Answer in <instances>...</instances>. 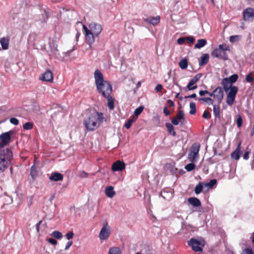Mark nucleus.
Listing matches in <instances>:
<instances>
[{
  "label": "nucleus",
  "instance_id": "obj_41",
  "mask_svg": "<svg viewBox=\"0 0 254 254\" xmlns=\"http://www.w3.org/2000/svg\"><path fill=\"white\" fill-rule=\"evenodd\" d=\"M195 165L194 163H189L186 165L185 169L189 172L191 171L193 169H194Z\"/></svg>",
  "mask_w": 254,
  "mask_h": 254
},
{
  "label": "nucleus",
  "instance_id": "obj_33",
  "mask_svg": "<svg viewBox=\"0 0 254 254\" xmlns=\"http://www.w3.org/2000/svg\"><path fill=\"white\" fill-rule=\"evenodd\" d=\"M179 64L181 69H186L188 67V60L186 59H184L180 61Z\"/></svg>",
  "mask_w": 254,
  "mask_h": 254
},
{
  "label": "nucleus",
  "instance_id": "obj_43",
  "mask_svg": "<svg viewBox=\"0 0 254 254\" xmlns=\"http://www.w3.org/2000/svg\"><path fill=\"white\" fill-rule=\"evenodd\" d=\"M160 195L163 198L165 199L168 198L169 197H172V194L171 193H168L167 192L164 190L161 191Z\"/></svg>",
  "mask_w": 254,
  "mask_h": 254
},
{
  "label": "nucleus",
  "instance_id": "obj_20",
  "mask_svg": "<svg viewBox=\"0 0 254 254\" xmlns=\"http://www.w3.org/2000/svg\"><path fill=\"white\" fill-rule=\"evenodd\" d=\"M221 84L223 86L224 90L226 92L229 91L230 88L232 86V85L230 84V82L227 79V77L224 78L222 79Z\"/></svg>",
  "mask_w": 254,
  "mask_h": 254
},
{
  "label": "nucleus",
  "instance_id": "obj_42",
  "mask_svg": "<svg viewBox=\"0 0 254 254\" xmlns=\"http://www.w3.org/2000/svg\"><path fill=\"white\" fill-rule=\"evenodd\" d=\"M143 109H144V107L142 106H140L138 108H136L135 110V111H134V114L135 115V117H136L137 118V116L141 113Z\"/></svg>",
  "mask_w": 254,
  "mask_h": 254
},
{
  "label": "nucleus",
  "instance_id": "obj_5",
  "mask_svg": "<svg viewBox=\"0 0 254 254\" xmlns=\"http://www.w3.org/2000/svg\"><path fill=\"white\" fill-rule=\"evenodd\" d=\"M200 145L198 143H193L190 147V152L188 154V159L191 162H195L199 157L198 152Z\"/></svg>",
  "mask_w": 254,
  "mask_h": 254
},
{
  "label": "nucleus",
  "instance_id": "obj_6",
  "mask_svg": "<svg viewBox=\"0 0 254 254\" xmlns=\"http://www.w3.org/2000/svg\"><path fill=\"white\" fill-rule=\"evenodd\" d=\"M204 245V240L198 241L194 238H191L188 241V245L191 247L193 251L196 252H202Z\"/></svg>",
  "mask_w": 254,
  "mask_h": 254
},
{
  "label": "nucleus",
  "instance_id": "obj_35",
  "mask_svg": "<svg viewBox=\"0 0 254 254\" xmlns=\"http://www.w3.org/2000/svg\"><path fill=\"white\" fill-rule=\"evenodd\" d=\"M217 183V180L216 179L211 180L209 183H204V186L207 187L209 188H212Z\"/></svg>",
  "mask_w": 254,
  "mask_h": 254
},
{
  "label": "nucleus",
  "instance_id": "obj_32",
  "mask_svg": "<svg viewBox=\"0 0 254 254\" xmlns=\"http://www.w3.org/2000/svg\"><path fill=\"white\" fill-rule=\"evenodd\" d=\"M108 254H121V250L118 247H112L110 248Z\"/></svg>",
  "mask_w": 254,
  "mask_h": 254
},
{
  "label": "nucleus",
  "instance_id": "obj_57",
  "mask_svg": "<svg viewBox=\"0 0 254 254\" xmlns=\"http://www.w3.org/2000/svg\"><path fill=\"white\" fill-rule=\"evenodd\" d=\"M72 245V241H68L65 246V250H67L69 249V248L70 247V246Z\"/></svg>",
  "mask_w": 254,
  "mask_h": 254
},
{
  "label": "nucleus",
  "instance_id": "obj_40",
  "mask_svg": "<svg viewBox=\"0 0 254 254\" xmlns=\"http://www.w3.org/2000/svg\"><path fill=\"white\" fill-rule=\"evenodd\" d=\"M33 125L31 122H27L23 126V127L25 130H29L33 128Z\"/></svg>",
  "mask_w": 254,
  "mask_h": 254
},
{
  "label": "nucleus",
  "instance_id": "obj_37",
  "mask_svg": "<svg viewBox=\"0 0 254 254\" xmlns=\"http://www.w3.org/2000/svg\"><path fill=\"white\" fill-rule=\"evenodd\" d=\"M199 101L206 102L209 105H212L213 104V102H214L212 98H209V97L201 98L199 99Z\"/></svg>",
  "mask_w": 254,
  "mask_h": 254
},
{
  "label": "nucleus",
  "instance_id": "obj_45",
  "mask_svg": "<svg viewBox=\"0 0 254 254\" xmlns=\"http://www.w3.org/2000/svg\"><path fill=\"white\" fill-rule=\"evenodd\" d=\"M252 73H250L248 74L246 77V80L249 83L252 82L254 81V78L252 76Z\"/></svg>",
  "mask_w": 254,
  "mask_h": 254
},
{
  "label": "nucleus",
  "instance_id": "obj_59",
  "mask_svg": "<svg viewBox=\"0 0 254 254\" xmlns=\"http://www.w3.org/2000/svg\"><path fill=\"white\" fill-rule=\"evenodd\" d=\"M162 89V86L161 84H158L155 87V90L157 92L160 91Z\"/></svg>",
  "mask_w": 254,
  "mask_h": 254
},
{
  "label": "nucleus",
  "instance_id": "obj_10",
  "mask_svg": "<svg viewBox=\"0 0 254 254\" xmlns=\"http://www.w3.org/2000/svg\"><path fill=\"white\" fill-rule=\"evenodd\" d=\"M89 28L91 32L93 33L95 36H98L101 32L102 30V26L100 24L91 23L89 24Z\"/></svg>",
  "mask_w": 254,
  "mask_h": 254
},
{
  "label": "nucleus",
  "instance_id": "obj_19",
  "mask_svg": "<svg viewBox=\"0 0 254 254\" xmlns=\"http://www.w3.org/2000/svg\"><path fill=\"white\" fill-rule=\"evenodd\" d=\"M241 151L240 149V144L237 146L236 150L233 152L231 156L232 158H234L236 160H238L240 156Z\"/></svg>",
  "mask_w": 254,
  "mask_h": 254
},
{
  "label": "nucleus",
  "instance_id": "obj_61",
  "mask_svg": "<svg viewBox=\"0 0 254 254\" xmlns=\"http://www.w3.org/2000/svg\"><path fill=\"white\" fill-rule=\"evenodd\" d=\"M163 112L166 116H169L170 114V111L168 110V109L166 107H165L164 108V109L163 110Z\"/></svg>",
  "mask_w": 254,
  "mask_h": 254
},
{
  "label": "nucleus",
  "instance_id": "obj_17",
  "mask_svg": "<svg viewBox=\"0 0 254 254\" xmlns=\"http://www.w3.org/2000/svg\"><path fill=\"white\" fill-rule=\"evenodd\" d=\"M188 202L190 204L194 207H199L201 205L200 200L196 197H192L189 198Z\"/></svg>",
  "mask_w": 254,
  "mask_h": 254
},
{
  "label": "nucleus",
  "instance_id": "obj_44",
  "mask_svg": "<svg viewBox=\"0 0 254 254\" xmlns=\"http://www.w3.org/2000/svg\"><path fill=\"white\" fill-rule=\"evenodd\" d=\"M243 125V120L241 116L239 115L237 119V125L238 127H241Z\"/></svg>",
  "mask_w": 254,
  "mask_h": 254
},
{
  "label": "nucleus",
  "instance_id": "obj_3",
  "mask_svg": "<svg viewBox=\"0 0 254 254\" xmlns=\"http://www.w3.org/2000/svg\"><path fill=\"white\" fill-rule=\"evenodd\" d=\"M13 154L9 148L0 151V173L3 172L9 166Z\"/></svg>",
  "mask_w": 254,
  "mask_h": 254
},
{
  "label": "nucleus",
  "instance_id": "obj_64",
  "mask_svg": "<svg viewBox=\"0 0 254 254\" xmlns=\"http://www.w3.org/2000/svg\"><path fill=\"white\" fill-rule=\"evenodd\" d=\"M41 223H42V221H40L38 223H37V224L36 225V230L37 232L39 231L40 225Z\"/></svg>",
  "mask_w": 254,
  "mask_h": 254
},
{
  "label": "nucleus",
  "instance_id": "obj_24",
  "mask_svg": "<svg viewBox=\"0 0 254 254\" xmlns=\"http://www.w3.org/2000/svg\"><path fill=\"white\" fill-rule=\"evenodd\" d=\"M165 126L169 133L175 136L176 135V133L174 130V127L173 125L170 123H166L165 124Z\"/></svg>",
  "mask_w": 254,
  "mask_h": 254
},
{
  "label": "nucleus",
  "instance_id": "obj_38",
  "mask_svg": "<svg viewBox=\"0 0 254 254\" xmlns=\"http://www.w3.org/2000/svg\"><path fill=\"white\" fill-rule=\"evenodd\" d=\"M51 236L56 239H60L63 237L62 233L58 231H54L52 234Z\"/></svg>",
  "mask_w": 254,
  "mask_h": 254
},
{
  "label": "nucleus",
  "instance_id": "obj_46",
  "mask_svg": "<svg viewBox=\"0 0 254 254\" xmlns=\"http://www.w3.org/2000/svg\"><path fill=\"white\" fill-rule=\"evenodd\" d=\"M10 123L14 125H18L19 124V121L15 118H11L10 120Z\"/></svg>",
  "mask_w": 254,
  "mask_h": 254
},
{
  "label": "nucleus",
  "instance_id": "obj_55",
  "mask_svg": "<svg viewBox=\"0 0 254 254\" xmlns=\"http://www.w3.org/2000/svg\"><path fill=\"white\" fill-rule=\"evenodd\" d=\"M185 40L186 38L184 37H181L177 40V43L179 45H182L185 42Z\"/></svg>",
  "mask_w": 254,
  "mask_h": 254
},
{
  "label": "nucleus",
  "instance_id": "obj_51",
  "mask_svg": "<svg viewBox=\"0 0 254 254\" xmlns=\"http://www.w3.org/2000/svg\"><path fill=\"white\" fill-rule=\"evenodd\" d=\"M202 75V73H197L192 78V79L193 80H194L195 81H196V82H197L200 79V78L201 77Z\"/></svg>",
  "mask_w": 254,
  "mask_h": 254
},
{
  "label": "nucleus",
  "instance_id": "obj_54",
  "mask_svg": "<svg viewBox=\"0 0 254 254\" xmlns=\"http://www.w3.org/2000/svg\"><path fill=\"white\" fill-rule=\"evenodd\" d=\"M186 40H187L189 43L192 44L194 42V38L193 37L191 36H189L188 37Z\"/></svg>",
  "mask_w": 254,
  "mask_h": 254
},
{
  "label": "nucleus",
  "instance_id": "obj_47",
  "mask_svg": "<svg viewBox=\"0 0 254 254\" xmlns=\"http://www.w3.org/2000/svg\"><path fill=\"white\" fill-rule=\"evenodd\" d=\"M202 117L204 119H209L211 118V115L209 112L205 111L203 113Z\"/></svg>",
  "mask_w": 254,
  "mask_h": 254
},
{
  "label": "nucleus",
  "instance_id": "obj_62",
  "mask_svg": "<svg viewBox=\"0 0 254 254\" xmlns=\"http://www.w3.org/2000/svg\"><path fill=\"white\" fill-rule=\"evenodd\" d=\"M196 97V95L195 93H193L190 95L185 96V98H195Z\"/></svg>",
  "mask_w": 254,
  "mask_h": 254
},
{
  "label": "nucleus",
  "instance_id": "obj_23",
  "mask_svg": "<svg viewBox=\"0 0 254 254\" xmlns=\"http://www.w3.org/2000/svg\"><path fill=\"white\" fill-rule=\"evenodd\" d=\"M213 114L215 118L220 119V108L219 105H213Z\"/></svg>",
  "mask_w": 254,
  "mask_h": 254
},
{
  "label": "nucleus",
  "instance_id": "obj_31",
  "mask_svg": "<svg viewBox=\"0 0 254 254\" xmlns=\"http://www.w3.org/2000/svg\"><path fill=\"white\" fill-rule=\"evenodd\" d=\"M30 176L33 180H34L37 176V172L35 165H33L31 168Z\"/></svg>",
  "mask_w": 254,
  "mask_h": 254
},
{
  "label": "nucleus",
  "instance_id": "obj_49",
  "mask_svg": "<svg viewBox=\"0 0 254 254\" xmlns=\"http://www.w3.org/2000/svg\"><path fill=\"white\" fill-rule=\"evenodd\" d=\"M239 37V36L238 35L231 36L230 37V41L232 43H234L238 40Z\"/></svg>",
  "mask_w": 254,
  "mask_h": 254
},
{
  "label": "nucleus",
  "instance_id": "obj_9",
  "mask_svg": "<svg viewBox=\"0 0 254 254\" xmlns=\"http://www.w3.org/2000/svg\"><path fill=\"white\" fill-rule=\"evenodd\" d=\"M83 29L85 32V40L87 42L89 45V47L91 48V45L95 41V35L91 32L89 29H88L87 27L83 25Z\"/></svg>",
  "mask_w": 254,
  "mask_h": 254
},
{
  "label": "nucleus",
  "instance_id": "obj_39",
  "mask_svg": "<svg viewBox=\"0 0 254 254\" xmlns=\"http://www.w3.org/2000/svg\"><path fill=\"white\" fill-rule=\"evenodd\" d=\"M235 97L227 95L226 102L229 106H231L234 104L235 100Z\"/></svg>",
  "mask_w": 254,
  "mask_h": 254
},
{
  "label": "nucleus",
  "instance_id": "obj_48",
  "mask_svg": "<svg viewBox=\"0 0 254 254\" xmlns=\"http://www.w3.org/2000/svg\"><path fill=\"white\" fill-rule=\"evenodd\" d=\"M193 85H194L193 84H192L191 82L190 81V82L188 83V84L187 85V88L190 90H193L196 89L197 86L195 85V86H192Z\"/></svg>",
  "mask_w": 254,
  "mask_h": 254
},
{
  "label": "nucleus",
  "instance_id": "obj_30",
  "mask_svg": "<svg viewBox=\"0 0 254 254\" xmlns=\"http://www.w3.org/2000/svg\"><path fill=\"white\" fill-rule=\"evenodd\" d=\"M137 120L136 117H133L131 119H129L127 123H125L124 126L127 129L130 127L132 124Z\"/></svg>",
  "mask_w": 254,
  "mask_h": 254
},
{
  "label": "nucleus",
  "instance_id": "obj_13",
  "mask_svg": "<svg viewBox=\"0 0 254 254\" xmlns=\"http://www.w3.org/2000/svg\"><path fill=\"white\" fill-rule=\"evenodd\" d=\"M214 98H216L220 104L224 97V92L222 88L221 87H217L215 90H214Z\"/></svg>",
  "mask_w": 254,
  "mask_h": 254
},
{
  "label": "nucleus",
  "instance_id": "obj_26",
  "mask_svg": "<svg viewBox=\"0 0 254 254\" xmlns=\"http://www.w3.org/2000/svg\"><path fill=\"white\" fill-rule=\"evenodd\" d=\"M207 41L206 40L203 39H199L198 40L197 43L195 44L194 48L196 49H200L204 47Z\"/></svg>",
  "mask_w": 254,
  "mask_h": 254
},
{
  "label": "nucleus",
  "instance_id": "obj_21",
  "mask_svg": "<svg viewBox=\"0 0 254 254\" xmlns=\"http://www.w3.org/2000/svg\"><path fill=\"white\" fill-rule=\"evenodd\" d=\"M209 56L208 54H203L201 57V60L199 63V66H202L207 64Z\"/></svg>",
  "mask_w": 254,
  "mask_h": 254
},
{
  "label": "nucleus",
  "instance_id": "obj_12",
  "mask_svg": "<svg viewBox=\"0 0 254 254\" xmlns=\"http://www.w3.org/2000/svg\"><path fill=\"white\" fill-rule=\"evenodd\" d=\"M40 80L47 82H53V75L52 71L50 70H47L40 77Z\"/></svg>",
  "mask_w": 254,
  "mask_h": 254
},
{
  "label": "nucleus",
  "instance_id": "obj_22",
  "mask_svg": "<svg viewBox=\"0 0 254 254\" xmlns=\"http://www.w3.org/2000/svg\"><path fill=\"white\" fill-rule=\"evenodd\" d=\"M106 195L110 197H113L115 194V191L114 190V188L112 186H109L105 189Z\"/></svg>",
  "mask_w": 254,
  "mask_h": 254
},
{
  "label": "nucleus",
  "instance_id": "obj_15",
  "mask_svg": "<svg viewBox=\"0 0 254 254\" xmlns=\"http://www.w3.org/2000/svg\"><path fill=\"white\" fill-rule=\"evenodd\" d=\"M125 164L121 161H117L115 162L112 167L113 171H121L125 168Z\"/></svg>",
  "mask_w": 254,
  "mask_h": 254
},
{
  "label": "nucleus",
  "instance_id": "obj_28",
  "mask_svg": "<svg viewBox=\"0 0 254 254\" xmlns=\"http://www.w3.org/2000/svg\"><path fill=\"white\" fill-rule=\"evenodd\" d=\"M108 100V106L111 110H112L114 108V103L113 99L110 94H109L108 97H105Z\"/></svg>",
  "mask_w": 254,
  "mask_h": 254
},
{
  "label": "nucleus",
  "instance_id": "obj_8",
  "mask_svg": "<svg viewBox=\"0 0 254 254\" xmlns=\"http://www.w3.org/2000/svg\"><path fill=\"white\" fill-rule=\"evenodd\" d=\"M111 233V229L108 222L106 221L105 224L103 225L101 229L99 234V238L101 240H105L108 239Z\"/></svg>",
  "mask_w": 254,
  "mask_h": 254
},
{
  "label": "nucleus",
  "instance_id": "obj_11",
  "mask_svg": "<svg viewBox=\"0 0 254 254\" xmlns=\"http://www.w3.org/2000/svg\"><path fill=\"white\" fill-rule=\"evenodd\" d=\"M254 18V9L247 8L243 11V18L244 20H249L251 18Z\"/></svg>",
  "mask_w": 254,
  "mask_h": 254
},
{
  "label": "nucleus",
  "instance_id": "obj_63",
  "mask_svg": "<svg viewBox=\"0 0 254 254\" xmlns=\"http://www.w3.org/2000/svg\"><path fill=\"white\" fill-rule=\"evenodd\" d=\"M167 103H168L169 106L170 107H174V103L171 100H168Z\"/></svg>",
  "mask_w": 254,
  "mask_h": 254
},
{
  "label": "nucleus",
  "instance_id": "obj_56",
  "mask_svg": "<svg viewBox=\"0 0 254 254\" xmlns=\"http://www.w3.org/2000/svg\"><path fill=\"white\" fill-rule=\"evenodd\" d=\"M48 241L52 245H56L57 244V241L54 239H52V238L49 239L48 240Z\"/></svg>",
  "mask_w": 254,
  "mask_h": 254
},
{
  "label": "nucleus",
  "instance_id": "obj_53",
  "mask_svg": "<svg viewBox=\"0 0 254 254\" xmlns=\"http://www.w3.org/2000/svg\"><path fill=\"white\" fill-rule=\"evenodd\" d=\"M179 122H180L179 120H178L176 118H174L172 119V125H173L174 126H177V125H179Z\"/></svg>",
  "mask_w": 254,
  "mask_h": 254
},
{
  "label": "nucleus",
  "instance_id": "obj_29",
  "mask_svg": "<svg viewBox=\"0 0 254 254\" xmlns=\"http://www.w3.org/2000/svg\"><path fill=\"white\" fill-rule=\"evenodd\" d=\"M203 186L204 183H199L195 187V193L197 194H199L202 191Z\"/></svg>",
  "mask_w": 254,
  "mask_h": 254
},
{
  "label": "nucleus",
  "instance_id": "obj_2",
  "mask_svg": "<svg viewBox=\"0 0 254 254\" xmlns=\"http://www.w3.org/2000/svg\"><path fill=\"white\" fill-rule=\"evenodd\" d=\"M104 121L103 114L95 111L84 121V125L87 130L93 131L98 128Z\"/></svg>",
  "mask_w": 254,
  "mask_h": 254
},
{
  "label": "nucleus",
  "instance_id": "obj_18",
  "mask_svg": "<svg viewBox=\"0 0 254 254\" xmlns=\"http://www.w3.org/2000/svg\"><path fill=\"white\" fill-rule=\"evenodd\" d=\"M9 39L7 37H2L0 39V43L2 49L7 50L8 48Z\"/></svg>",
  "mask_w": 254,
  "mask_h": 254
},
{
  "label": "nucleus",
  "instance_id": "obj_60",
  "mask_svg": "<svg viewBox=\"0 0 254 254\" xmlns=\"http://www.w3.org/2000/svg\"><path fill=\"white\" fill-rule=\"evenodd\" d=\"M249 157V152L246 151L243 155V158L245 160H247Z\"/></svg>",
  "mask_w": 254,
  "mask_h": 254
},
{
  "label": "nucleus",
  "instance_id": "obj_1",
  "mask_svg": "<svg viewBox=\"0 0 254 254\" xmlns=\"http://www.w3.org/2000/svg\"><path fill=\"white\" fill-rule=\"evenodd\" d=\"M94 78L98 92L104 97H108L112 93V85L109 81L104 79L103 74L99 69L95 70Z\"/></svg>",
  "mask_w": 254,
  "mask_h": 254
},
{
  "label": "nucleus",
  "instance_id": "obj_7",
  "mask_svg": "<svg viewBox=\"0 0 254 254\" xmlns=\"http://www.w3.org/2000/svg\"><path fill=\"white\" fill-rule=\"evenodd\" d=\"M13 133V131L10 130L0 135V149L3 148L10 142L11 136Z\"/></svg>",
  "mask_w": 254,
  "mask_h": 254
},
{
  "label": "nucleus",
  "instance_id": "obj_14",
  "mask_svg": "<svg viewBox=\"0 0 254 254\" xmlns=\"http://www.w3.org/2000/svg\"><path fill=\"white\" fill-rule=\"evenodd\" d=\"M160 17L157 16L156 17H150L148 18H144L142 20L146 23L152 24L154 26L156 25L160 22Z\"/></svg>",
  "mask_w": 254,
  "mask_h": 254
},
{
  "label": "nucleus",
  "instance_id": "obj_27",
  "mask_svg": "<svg viewBox=\"0 0 254 254\" xmlns=\"http://www.w3.org/2000/svg\"><path fill=\"white\" fill-rule=\"evenodd\" d=\"M238 88L237 86H231L229 90V92L227 95L234 96L236 97V94L238 92Z\"/></svg>",
  "mask_w": 254,
  "mask_h": 254
},
{
  "label": "nucleus",
  "instance_id": "obj_58",
  "mask_svg": "<svg viewBox=\"0 0 254 254\" xmlns=\"http://www.w3.org/2000/svg\"><path fill=\"white\" fill-rule=\"evenodd\" d=\"M209 93V92L207 90H200L199 92V94L200 96H204L205 94Z\"/></svg>",
  "mask_w": 254,
  "mask_h": 254
},
{
  "label": "nucleus",
  "instance_id": "obj_4",
  "mask_svg": "<svg viewBox=\"0 0 254 254\" xmlns=\"http://www.w3.org/2000/svg\"><path fill=\"white\" fill-rule=\"evenodd\" d=\"M230 51L229 46L225 44H223L219 45L218 48L214 50L211 53V55L214 58H220L226 61L228 59L226 51Z\"/></svg>",
  "mask_w": 254,
  "mask_h": 254
},
{
  "label": "nucleus",
  "instance_id": "obj_36",
  "mask_svg": "<svg viewBox=\"0 0 254 254\" xmlns=\"http://www.w3.org/2000/svg\"><path fill=\"white\" fill-rule=\"evenodd\" d=\"M190 115H194L196 113V105L194 102H191L190 104Z\"/></svg>",
  "mask_w": 254,
  "mask_h": 254
},
{
  "label": "nucleus",
  "instance_id": "obj_25",
  "mask_svg": "<svg viewBox=\"0 0 254 254\" xmlns=\"http://www.w3.org/2000/svg\"><path fill=\"white\" fill-rule=\"evenodd\" d=\"M176 118L179 120L180 122L182 125L184 124L185 122V118H184V114L183 110H179L177 114Z\"/></svg>",
  "mask_w": 254,
  "mask_h": 254
},
{
  "label": "nucleus",
  "instance_id": "obj_52",
  "mask_svg": "<svg viewBox=\"0 0 254 254\" xmlns=\"http://www.w3.org/2000/svg\"><path fill=\"white\" fill-rule=\"evenodd\" d=\"M74 233L72 232H70L67 233L65 235V237L67 240H70L73 238Z\"/></svg>",
  "mask_w": 254,
  "mask_h": 254
},
{
  "label": "nucleus",
  "instance_id": "obj_16",
  "mask_svg": "<svg viewBox=\"0 0 254 254\" xmlns=\"http://www.w3.org/2000/svg\"><path fill=\"white\" fill-rule=\"evenodd\" d=\"M64 178L63 175L60 173L54 172L52 173L51 175L49 177V179L51 181L55 182L62 181Z\"/></svg>",
  "mask_w": 254,
  "mask_h": 254
},
{
  "label": "nucleus",
  "instance_id": "obj_50",
  "mask_svg": "<svg viewBox=\"0 0 254 254\" xmlns=\"http://www.w3.org/2000/svg\"><path fill=\"white\" fill-rule=\"evenodd\" d=\"M79 176L80 178H86L88 176V173L84 172V171H81L78 173Z\"/></svg>",
  "mask_w": 254,
  "mask_h": 254
},
{
  "label": "nucleus",
  "instance_id": "obj_34",
  "mask_svg": "<svg viewBox=\"0 0 254 254\" xmlns=\"http://www.w3.org/2000/svg\"><path fill=\"white\" fill-rule=\"evenodd\" d=\"M238 78V75L237 74H234L230 76L229 77H227V79L230 82V84L232 85L233 83L237 81Z\"/></svg>",
  "mask_w": 254,
  "mask_h": 254
}]
</instances>
